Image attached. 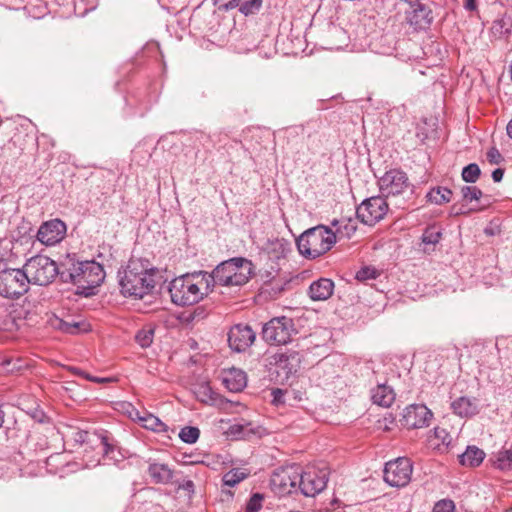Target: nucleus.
Returning a JSON list of instances; mask_svg holds the SVG:
<instances>
[{"mask_svg":"<svg viewBox=\"0 0 512 512\" xmlns=\"http://www.w3.org/2000/svg\"><path fill=\"white\" fill-rule=\"evenodd\" d=\"M433 413L425 405L413 404L405 408L401 423L408 429H418L429 425Z\"/></svg>","mask_w":512,"mask_h":512,"instance_id":"17","label":"nucleus"},{"mask_svg":"<svg viewBox=\"0 0 512 512\" xmlns=\"http://www.w3.org/2000/svg\"><path fill=\"white\" fill-rule=\"evenodd\" d=\"M141 427L153 431L155 433H167L169 431V427L162 422L157 416L144 412L141 422Z\"/></svg>","mask_w":512,"mask_h":512,"instance_id":"26","label":"nucleus"},{"mask_svg":"<svg viewBox=\"0 0 512 512\" xmlns=\"http://www.w3.org/2000/svg\"><path fill=\"white\" fill-rule=\"evenodd\" d=\"M487 159L491 164H499L502 161V155L497 148L492 147L487 152Z\"/></svg>","mask_w":512,"mask_h":512,"instance_id":"45","label":"nucleus"},{"mask_svg":"<svg viewBox=\"0 0 512 512\" xmlns=\"http://www.w3.org/2000/svg\"><path fill=\"white\" fill-rule=\"evenodd\" d=\"M256 333L247 324H236L228 332L230 348L236 352L246 351L255 341Z\"/></svg>","mask_w":512,"mask_h":512,"instance_id":"16","label":"nucleus"},{"mask_svg":"<svg viewBox=\"0 0 512 512\" xmlns=\"http://www.w3.org/2000/svg\"><path fill=\"white\" fill-rule=\"evenodd\" d=\"M4 412L0 409V428L2 427L3 423H4Z\"/></svg>","mask_w":512,"mask_h":512,"instance_id":"55","label":"nucleus"},{"mask_svg":"<svg viewBox=\"0 0 512 512\" xmlns=\"http://www.w3.org/2000/svg\"><path fill=\"white\" fill-rule=\"evenodd\" d=\"M476 0H465L464 7L466 10L473 11L476 9Z\"/></svg>","mask_w":512,"mask_h":512,"instance_id":"48","label":"nucleus"},{"mask_svg":"<svg viewBox=\"0 0 512 512\" xmlns=\"http://www.w3.org/2000/svg\"><path fill=\"white\" fill-rule=\"evenodd\" d=\"M453 413L461 418H471L479 413V403L476 398L461 396L450 404Z\"/></svg>","mask_w":512,"mask_h":512,"instance_id":"19","label":"nucleus"},{"mask_svg":"<svg viewBox=\"0 0 512 512\" xmlns=\"http://www.w3.org/2000/svg\"><path fill=\"white\" fill-rule=\"evenodd\" d=\"M156 270L148 260L131 259L127 266L118 272L121 293L124 296L142 299L155 288Z\"/></svg>","mask_w":512,"mask_h":512,"instance_id":"2","label":"nucleus"},{"mask_svg":"<svg viewBox=\"0 0 512 512\" xmlns=\"http://www.w3.org/2000/svg\"><path fill=\"white\" fill-rule=\"evenodd\" d=\"M104 279L103 266L94 260L79 261L75 254H67L62 259L61 281L76 285L80 294L92 295Z\"/></svg>","mask_w":512,"mask_h":512,"instance_id":"1","label":"nucleus"},{"mask_svg":"<svg viewBox=\"0 0 512 512\" xmlns=\"http://www.w3.org/2000/svg\"><path fill=\"white\" fill-rule=\"evenodd\" d=\"M433 20L432 9L422 2L411 4L404 11V22L413 32L426 31Z\"/></svg>","mask_w":512,"mask_h":512,"instance_id":"15","label":"nucleus"},{"mask_svg":"<svg viewBox=\"0 0 512 512\" xmlns=\"http://www.w3.org/2000/svg\"><path fill=\"white\" fill-rule=\"evenodd\" d=\"M334 291V282L328 278H320L309 286L308 294L313 301H324L331 297Z\"/></svg>","mask_w":512,"mask_h":512,"instance_id":"21","label":"nucleus"},{"mask_svg":"<svg viewBox=\"0 0 512 512\" xmlns=\"http://www.w3.org/2000/svg\"><path fill=\"white\" fill-rule=\"evenodd\" d=\"M378 186L381 196L385 199L404 194L406 191L412 192V185L407 174L400 169H390L378 180Z\"/></svg>","mask_w":512,"mask_h":512,"instance_id":"10","label":"nucleus"},{"mask_svg":"<svg viewBox=\"0 0 512 512\" xmlns=\"http://www.w3.org/2000/svg\"><path fill=\"white\" fill-rule=\"evenodd\" d=\"M168 291L173 304L185 307L200 302L211 291L205 271L186 273L170 281Z\"/></svg>","mask_w":512,"mask_h":512,"instance_id":"3","label":"nucleus"},{"mask_svg":"<svg viewBox=\"0 0 512 512\" xmlns=\"http://www.w3.org/2000/svg\"><path fill=\"white\" fill-rule=\"evenodd\" d=\"M70 371L75 374V375H78L80 377H83L85 371L81 370L80 368H77V367H71L70 368Z\"/></svg>","mask_w":512,"mask_h":512,"instance_id":"51","label":"nucleus"},{"mask_svg":"<svg viewBox=\"0 0 512 512\" xmlns=\"http://www.w3.org/2000/svg\"><path fill=\"white\" fill-rule=\"evenodd\" d=\"M181 487H182L184 490L188 491V492H193V491H194V483H193V481H191V480H187V481H185V482L181 485Z\"/></svg>","mask_w":512,"mask_h":512,"instance_id":"49","label":"nucleus"},{"mask_svg":"<svg viewBox=\"0 0 512 512\" xmlns=\"http://www.w3.org/2000/svg\"><path fill=\"white\" fill-rule=\"evenodd\" d=\"M328 482L325 469L308 468L303 471L299 466L298 491L306 497H314L322 492Z\"/></svg>","mask_w":512,"mask_h":512,"instance_id":"12","label":"nucleus"},{"mask_svg":"<svg viewBox=\"0 0 512 512\" xmlns=\"http://www.w3.org/2000/svg\"><path fill=\"white\" fill-rule=\"evenodd\" d=\"M485 452L475 445L467 446L464 453L459 455V463L466 467H478L485 459Z\"/></svg>","mask_w":512,"mask_h":512,"instance_id":"25","label":"nucleus"},{"mask_svg":"<svg viewBox=\"0 0 512 512\" xmlns=\"http://www.w3.org/2000/svg\"><path fill=\"white\" fill-rule=\"evenodd\" d=\"M505 1H506V3H507L508 5L512 6V0H505Z\"/></svg>","mask_w":512,"mask_h":512,"instance_id":"57","label":"nucleus"},{"mask_svg":"<svg viewBox=\"0 0 512 512\" xmlns=\"http://www.w3.org/2000/svg\"><path fill=\"white\" fill-rule=\"evenodd\" d=\"M412 462L406 457H399L385 464L384 481L392 487H405L411 481Z\"/></svg>","mask_w":512,"mask_h":512,"instance_id":"11","label":"nucleus"},{"mask_svg":"<svg viewBox=\"0 0 512 512\" xmlns=\"http://www.w3.org/2000/svg\"><path fill=\"white\" fill-rule=\"evenodd\" d=\"M252 262L243 257H235L221 262L211 272H205L209 288L214 285L241 286L248 282L253 271Z\"/></svg>","mask_w":512,"mask_h":512,"instance_id":"4","label":"nucleus"},{"mask_svg":"<svg viewBox=\"0 0 512 512\" xmlns=\"http://www.w3.org/2000/svg\"><path fill=\"white\" fill-rule=\"evenodd\" d=\"M442 233L440 229L435 226L427 227L422 234V242L424 244H437L441 239Z\"/></svg>","mask_w":512,"mask_h":512,"instance_id":"35","label":"nucleus"},{"mask_svg":"<svg viewBox=\"0 0 512 512\" xmlns=\"http://www.w3.org/2000/svg\"><path fill=\"white\" fill-rule=\"evenodd\" d=\"M490 461L492 465L502 471H507L512 469V449H502L496 453H494Z\"/></svg>","mask_w":512,"mask_h":512,"instance_id":"28","label":"nucleus"},{"mask_svg":"<svg viewBox=\"0 0 512 512\" xmlns=\"http://www.w3.org/2000/svg\"><path fill=\"white\" fill-rule=\"evenodd\" d=\"M504 176V170L497 168L492 172V179L494 182H500Z\"/></svg>","mask_w":512,"mask_h":512,"instance_id":"47","label":"nucleus"},{"mask_svg":"<svg viewBox=\"0 0 512 512\" xmlns=\"http://www.w3.org/2000/svg\"><path fill=\"white\" fill-rule=\"evenodd\" d=\"M389 205L383 196L365 199L356 209L357 218L366 225H374L387 214Z\"/></svg>","mask_w":512,"mask_h":512,"instance_id":"14","label":"nucleus"},{"mask_svg":"<svg viewBox=\"0 0 512 512\" xmlns=\"http://www.w3.org/2000/svg\"><path fill=\"white\" fill-rule=\"evenodd\" d=\"M94 377H95V376H91V375H89V374H88V373H86V372H85V373H84V375H83V378H85V379H87V380H89V381H91V378H94Z\"/></svg>","mask_w":512,"mask_h":512,"instance_id":"56","label":"nucleus"},{"mask_svg":"<svg viewBox=\"0 0 512 512\" xmlns=\"http://www.w3.org/2000/svg\"><path fill=\"white\" fill-rule=\"evenodd\" d=\"M263 497L259 493L251 496L246 505V512H258L262 508Z\"/></svg>","mask_w":512,"mask_h":512,"instance_id":"41","label":"nucleus"},{"mask_svg":"<svg viewBox=\"0 0 512 512\" xmlns=\"http://www.w3.org/2000/svg\"><path fill=\"white\" fill-rule=\"evenodd\" d=\"M464 212L460 209V208H457L456 205H453L451 207V214L453 215H460V214H463Z\"/></svg>","mask_w":512,"mask_h":512,"instance_id":"52","label":"nucleus"},{"mask_svg":"<svg viewBox=\"0 0 512 512\" xmlns=\"http://www.w3.org/2000/svg\"><path fill=\"white\" fill-rule=\"evenodd\" d=\"M66 230V224L62 220L52 219L41 224L37 239L46 246H53L65 237Z\"/></svg>","mask_w":512,"mask_h":512,"instance_id":"18","label":"nucleus"},{"mask_svg":"<svg viewBox=\"0 0 512 512\" xmlns=\"http://www.w3.org/2000/svg\"><path fill=\"white\" fill-rule=\"evenodd\" d=\"M453 192L446 187L437 186L430 189L426 197L428 202L436 205L448 203L452 199Z\"/></svg>","mask_w":512,"mask_h":512,"instance_id":"27","label":"nucleus"},{"mask_svg":"<svg viewBox=\"0 0 512 512\" xmlns=\"http://www.w3.org/2000/svg\"><path fill=\"white\" fill-rule=\"evenodd\" d=\"M461 193L463 199L467 202L479 200L483 195L482 191L476 186H463Z\"/></svg>","mask_w":512,"mask_h":512,"instance_id":"37","label":"nucleus"},{"mask_svg":"<svg viewBox=\"0 0 512 512\" xmlns=\"http://www.w3.org/2000/svg\"><path fill=\"white\" fill-rule=\"evenodd\" d=\"M481 174V170L476 163H470L462 170V179L467 183H475Z\"/></svg>","mask_w":512,"mask_h":512,"instance_id":"33","label":"nucleus"},{"mask_svg":"<svg viewBox=\"0 0 512 512\" xmlns=\"http://www.w3.org/2000/svg\"><path fill=\"white\" fill-rule=\"evenodd\" d=\"M199 436L200 430L194 426H185L179 432V438L187 444L195 443Z\"/></svg>","mask_w":512,"mask_h":512,"instance_id":"34","label":"nucleus"},{"mask_svg":"<svg viewBox=\"0 0 512 512\" xmlns=\"http://www.w3.org/2000/svg\"><path fill=\"white\" fill-rule=\"evenodd\" d=\"M299 466L282 467L273 472L270 488L278 496H286L298 492Z\"/></svg>","mask_w":512,"mask_h":512,"instance_id":"9","label":"nucleus"},{"mask_svg":"<svg viewBox=\"0 0 512 512\" xmlns=\"http://www.w3.org/2000/svg\"><path fill=\"white\" fill-rule=\"evenodd\" d=\"M433 512H455V504L450 499H442L434 505Z\"/></svg>","mask_w":512,"mask_h":512,"instance_id":"42","label":"nucleus"},{"mask_svg":"<svg viewBox=\"0 0 512 512\" xmlns=\"http://www.w3.org/2000/svg\"><path fill=\"white\" fill-rule=\"evenodd\" d=\"M336 243V234L327 226L318 225L303 232L296 240L300 254L311 259L328 252Z\"/></svg>","mask_w":512,"mask_h":512,"instance_id":"5","label":"nucleus"},{"mask_svg":"<svg viewBox=\"0 0 512 512\" xmlns=\"http://www.w3.org/2000/svg\"><path fill=\"white\" fill-rule=\"evenodd\" d=\"M0 366L7 373H13L21 369V360L4 357L0 359Z\"/></svg>","mask_w":512,"mask_h":512,"instance_id":"38","label":"nucleus"},{"mask_svg":"<svg viewBox=\"0 0 512 512\" xmlns=\"http://www.w3.org/2000/svg\"><path fill=\"white\" fill-rule=\"evenodd\" d=\"M296 333L293 319L286 316L272 318L262 328V338L270 345H285Z\"/></svg>","mask_w":512,"mask_h":512,"instance_id":"8","label":"nucleus"},{"mask_svg":"<svg viewBox=\"0 0 512 512\" xmlns=\"http://www.w3.org/2000/svg\"><path fill=\"white\" fill-rule=\"evenodd\" d=\"M91 382L106 383V382H109V379L108 378L94 377V378H91Z\"/></svg>","mask_w":512,"mask_h":512,"instance_id":"53","label":"nucleus"},{"mask_svg":"<svg viewBox=\"0 0 512 512\" xmlns=\"http://www.w3.org/2000/svg\"><path fill=\"white\" fill-rule=\"evenodd\" d=\"M147 472L156 484H168L173 478V470L164 463L150 462Z\"/></svg>","mask_w":512,"mask_h":512,"instance_id":"22","label":"nucleus"},{"mask_svg":"<svg viewBox=\"0 0 512 512\" xmlns=\"http://www.w3.org/2000/svg\"><path fill=\"white\" fill-rule=\"evenodd\" d=\"M154 327L151 325H146L135 334V341L142 348H147L153 343L154 339Z\"/></svg>","mask_w":512,"mask_h":512,"instance_id":"29","label":"nucleus"},{"mask_svg":"<svg viewBox=\"0 0 512 512\" xmlns=\"http://www.w3.org/2000/svg\"><path fill=\"white\" fill-rule=\"evenodd\" d=\"M272 395H273V403L279 404V403L283 402L284 393L281 389L273 390Z\"/></svg>","mask_w":512,"mask_h":512,"instance_id":"46","label":"nucleus"},{"mask_svg":"<svg viewBox=\"0 0 512 512\" xmlns=\"http://www.w3.org/2000/svg\"><path fill=\"white\" fill-rule=\"evenodd\" d=\"M74 440L80 444H91L94 449L100 450L105 457L116 460L114 440L105 430L94 432L79 430L75 432Z\"/></svg>","mask_w":512,"mask_h":512,"instance_id":"13","label":"nucleus"},{"mask_svg":"<svg viewBox=\"0 0 512 512\" xmlns=\"http://www.w3.org/2000/svg\"><path fill=\"white\" fill-rule=\"evenodd\" d=\"M225 387L231 392H240L247 385L246 373L240 369L229 370L223 378Z\"/></svg>","mask_w":512,"mask_h":512,"instance_id":"23","label":"nucleus"},{"mask_svg":"<svg viewBox=\"0 0 512 512\" xmlns=\"http://www.w3.org/2000/svg\"><path fill=\"white\" fill-rule=\"evenodd\" d=\"M263 0H244L239 3V11L245 16L258 13L262 7Z\"/></svg>","mask_w":512,"mask_h":512,"instance_id":"32","label":"nucleus"},{"mask_svg":"<svg viewBox=\"0 0 512 512\" xmlns=\"http://www.w3.org/2000/svg\"><path fill=\"white\" fill-rule=\"evenodd\" d=\"M506 130H507L508 136L510 138H512V119L509 121Z\"/></svg>","mask_w":512,"mask_h":512,"instance_id":"54","label":"nucleus"},{"mask_svg":"<svg viewBox=\"0 0 512 512\" xmlns=\"http://www.w3.org/2000/svg\"><path fill=\"white\" fill-rule=\"evenodd\" d=\"M30 284L46 286L50 284L56 276L61 279L62 260L59 264L48 256L36 255L30 258L24 265Z\"/></svg>","mask_w":512,"mask_h":512,"instance_id":"6","label":"nucleus"},{"mask_svg":"<svg viewBox=\"0 0 512 512\" xmlns=\"http://www.w3.org/2000/svg\"><path fill=\"white\" fill-rule=\"evenodd\" d=\"M29 278L26 269L9 268L0 259V295L6 298H18L29 290Z\"/></svg>","mask_w":512,"mask_h":512,"instance_id":"7","label":"nucleus"},{"mask_svg":"<svg viewBox=\"0 0 512 512\" xmlns=\"http://www.w3.org/2000/svg\"><path fill=\"white\" fill-rule=\"evenodd\" d=\"M123 407L125 408L128 417L140 424L143 414H141V412L130 403H124Z\"/></svg>","mask_w":512,"mask_h":512,"instance_id":"44","label":"nucleus"},{"mask_svg":"<svg viewBox=\"0 0 512 512\" xmlns=\"http://www.w3.org/2000/svg\"><path fill=\"white\" fill-rule=\"evenodd\" d=\"M48 324L53 329L59 330L67 334H78L80 331H87V325L81 321H75L74 319H62L56 315L51 316L48 319Z\"/></svg>","mask_w":512,"mask_h":512,"instance_id":"20","label":"nucleus"},{"mask_svg":"<svg viewBox=\"0 0 512 512\" xmlns=\"http://www.w3.org/2000/svg\"><path fill=\"white\" fill-rule=\"evenodd\" d=\"M378 275V272L375 268L371 267H363L356 272V279L359 281H366L370 279H375Z\"/></svg>","mask_w":512,"mask_h":512,"instance_id":"39","label":"nucleus"},{"mask_svg":"<svg viewBox=\"0 0 512 512\" xmlns=\"http://www.w3.org/2000/svg\"><path fill=\"white\" fill-rule=\"evenodd\" d=\"M213 4L225 11L232 10L239 6L240 0H212Z\"/></svg>","mask_w":512,"mask_h":512,"instance_id":"43","label":"nucleus"},{"mask_svg":"<svg viewBox=\"0 0 512 512\" xmlns=\"http://www.w3.org/2000/svg\"><path fill=\"white\" fill-rule=\"evenodd\" d=\"M195 394L201 402L208 403L214 401V392L208 383H202L198 385L195 390Z\"/></svg>","mask_w":512,"mask_h":512,"instance_id":"36","label":"nucleus"},{"mask_svg":"<svg viewBox=\"0 0 512 512\" xmlns=\"http://www.w3.org/2000/svg\"><path fill=\"white\" fill-rule=\"evenodd\" d=\"M505 512H512V506L510 508H508L507 510H505Z\"/></svg>","mask_w":512,"mask_h":512,"instance_id":"58","label":"nucleus"},{"mask_svg":"<svg viewBox=\"0 0 512 512\" xmlns=\"http://www.w3.org/2000/svg\"><path fill=\"white\" fill-rule=\"evenodd\" d=\"M247 477V474L240 469H231L227 473L224 474L222 481L223 484L229 487H234L242 480Z\"/></svg>","mask_w":512,"mask_h":512,"instance_id":"30","label":"nucleus"},{"mask_svg":"<svg viewBox=\"0 0 512 512\" xmlns=\"http://www.w3.org/2000/svg\"><path fill=\"white\" fill-rule=\"evenodd\" d=\"M244 427L242 425L235 424L231 427V432L234 434L243 435L244 434Z\"/></svg>","mask_w":512,"mask_h":512,"instance_id":"50","label":"nucleus"},{"mask_svg":"<svg viewBox=\"0 0 512 512\" xmlns=\"http://www.w3.org/2000/svg\"><path fill=\"white\" fill-rule=\"evenodd\" d=\"M371 399L374 404L382 407H390L395 400V392L386 384H378L371 390Z\"/></svg>","mask_w":512,"mask_h":512,"instance_id":"24","label":"nucleus"},{"mask_svg":"<svg viewBox=\"0 0 512 512\" xmlns=\"http://www.w3.org/2000/svg\"><path fill=\"white\" fill-rule=\"evenodd\" d=\"M433 434H434L435 439L439 440L442 445H444L446 447L450 445V443L452 441V437L446 429L436 427L433 430Z\"/></svg>","mask_w":512,"mask_h":512,"instance_id":"40","label":"nucleus"},{"mask_svg":"<svg viewBox=\"0 0 512 512\" xmlns=\"http://www.w3.org/2000/svg\"><path fill=\"white\" fill-rule=\"evenodd\" d=\"M333 226H338L337 232L342 233L346 237H351L357 230V226L352 219L334 220Z\"/></svg>","mask_w":512,"mask_h":512,"instance_id":"31","label":"nucleus"}]
</instances>
